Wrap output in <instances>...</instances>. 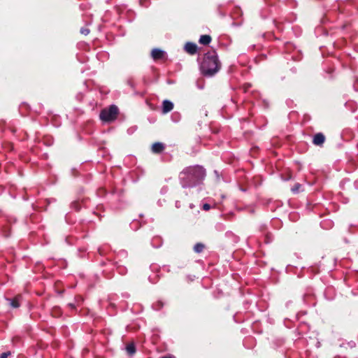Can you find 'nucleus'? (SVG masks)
<instances>
[{"mask_svg": "<svg viewBox=\"0 0 358 358\" xmlns=\"http://www.w3.org/2000/svg\"><path fill=\"white\" fill-rule=\"evenodd\" d=\"M206 176L205 170L199 166H190L184 169L180 174L182 185L187 187L195 185Z\"/></svg>", "mask_w": 358, "mask_h": 358, "instance_id": "f257e3e1", "label": "nucleus"}, {"mask_svg": "<svg viewBox=\"0 0 358 358\" xmlns=\"http://www.w3.org/2000/svg\"><path fill=\"white\" fill-rule=\"evenodd\" d=\"M220 64L217 56L215 52L207 53L205 55L203 62L201 64V69L205 76H211L218 71Z\"/></svg>", "mask_w": 358, "mask_h": 358, "instance_id": "f03ea898", "label": "nucleus"}, {"mask_svg": "<svg viewBox=\"0 0 358 358\" xmlns=\"http://www.w3.org/2000/svg\"><path fill=\"white\" fill-rule=\"evenodd\" d=\"M118 113V108L115 106H111L108 108L101 110L100 119L103 122H110L116 119Z\"/></svg>", "mask_w": 358, "mask_h": 358, "instance_id": "7ed1b4c3", "label": "nucleus"}, {"mask_svg": "<svg viewBox=\"0 0 358 358\" xmlns=\"http://www.w3.org/2000/svg\"><path fill=\"white\" fill-rule=\"evenodd\" d=\"M173 108V103L168 100H164L162 103V113H167Z\"/></svg>", "mask_w": 358, "mask_h": 358, "instance_id": "20e7f679", "label": "nucleus"}, {"mask_svg": "<svg viewBox=\"0 0 358 358\" xmlns=\"http://www.w3.org/2000/svg\"><path fill=\"white\" fill-rule=\"evenodd\" d=\"M324 136L321 133H318L314 136L313 142L316 145H321L324 143Z\"/></svg>", "mask_w": 358, "mask_h": 358, "instance_id": "39448f33", "label": "nucleus"}, {"mask_svg": "<svg viewBox=\"0 0 358 358\" xmlns=\"http://www.w3.org/2000/svg\"><path fill=\"white\" fill-rule=\"evenodd\" d=\"M151 55L152 58L156 60L162 59L165 55V52L162 50L155 48L152 50Z\"/></svg>", "mask_w": 358, "mask_h": 358, "instance_id": "423d86ee", "label": "nucleus"}, {"mask_svg": "<svg viewBox=\"0 0 358 358\" xmlns=\"http://www.w3.org/2000/svg\"><path fill=\"white\" fill-rule=\"evenodd\" d=\"M196 45L193 43H187L185 45V51L191 55L196 53Z\"/></svg>", "mask_w": 358, "mask_h": 358, "instance_id": "0eeeda50", "label": "nucleus"}, {"mask_svg": "<svg viewBox=\"0 0 358 358\" xmlns=\"http://www.w3.org/2000/svg\"><path fill=\"white\" fill-rule=\"evenodd\" d=\"M164 149V145L162 143H155L152 146V151L154 153H160Z\"/></svg>", "mask_w": 358, "mask_h": 358, "instance_id": "6e6552de", "label": "nucleus"}, {"mask_svg": "<svg viewBox=\"0 0 358 358\" xmlns=\"http://www.w3.org/2000/svg\"><path fill=\"white\" fill-rule=\"evenodd\" d=\"M20 299H21V296H17L16 297H15L14 299H8L7 300L10 302V305L13 307V308H18L20 305Z\"/></svg>", "mask_w": 358, "mask_h": 358, "instance_id": "1a4fd4ad", "label": "nucleus"}, {"mask_svg": "<svg viewBox=\"0 0 358 358\" xmlns=\"http://www.w3.org/2000/svg\"><path fill=\"white\" fill-rule=\"evenodd\" d=\"M211 41V37L209 35H202L199 38V43L203 45H208Z\"/></svg>", "mask_w": 358, "mask_h": 358, "instance_id": "9d476101", "label": "nucleus"}, {"mask_svg": "<svg viewBox=\"0 0 358 358\" xmlns=\"http://www.w3.org/2000/svg\"><path fill=\"white\" fill-rule=\"evenodd\" d=\"M126 350L127 353L130 355H134L136 352V348L133 343L127 345V346L126 347Z\"/></svg>", "mask_w": 358, "mask_h": 358, "instance_id": "9b49d317", "label": "nucleus"}, {"mask_svg": "<svg viewBox=\"0 0 358 358\" xmlns=\"http://www.w3.org/2000/svg\"><path fill=\"white\" fill-rule=\"evenodd\" d=\"M203 248L204 245L202 243H196L194 247V251L197 253L202 252Z\"/></svg>", "mask_w": 358, "mask_h": 358, "instance_id": "f8f14e48", "label": "nucleus"}, {"mask_svg": "<svg viewBox=\"0 0 358 358\" xmlns=\"http://www.w3.org/2000/svg\"><path fill=\"white\" fill-rule=\"evenodd\" d=\"M301 187V185L299 184H296L292 188V191L294 192V193H296L297 192H299V188Z\"/></svg>", "mask_w": 358, "mask_h": 358, "instance_id": "ddd939ff", "label": "nucleus"}, {"mask_svg": "<svg viewBox=\"0 0 358 358\" xmlns=\"http://www.w3.org/2000/svg\"><path fill=\"white\" fill-rule=\"evenodd\" d=\"M80 32L84 35H87L90 33V30L87 28H83L80 29Z\"/></svg>", "mask_w": 358, "mask_h": 358, "instance_id": "4468645a", "label": "nucleus"}, {"mask_svg": "<svg viewBox=\"0 0 358 358\" xmlns=\"http://www.w3.org/2000/svg\"><path fill=\"white\" fill-rule=\"evenodd\" d=\"M10 355V352H3L1 355L0 358H8V357Z\"/></svg>", "mask_w": 358, "mask_h": 358, "instance_id": "2eb2a0df", "label": "nucleus"}, {"mask_svg": "<svg viewBox=\"0 0 358 358\" xmlns=\"http://www.w3.org/2000/svg\"><path fill=\"white\" fill-rule=\"evenodd\" d=\"M210 206L208 203L203 204V209L204 210H210Z\"/></svg>", "mask_w": 358, "mask_h": 358, "instance_id": "dca6fc26", "label": "nucleus"}]
</instances>
